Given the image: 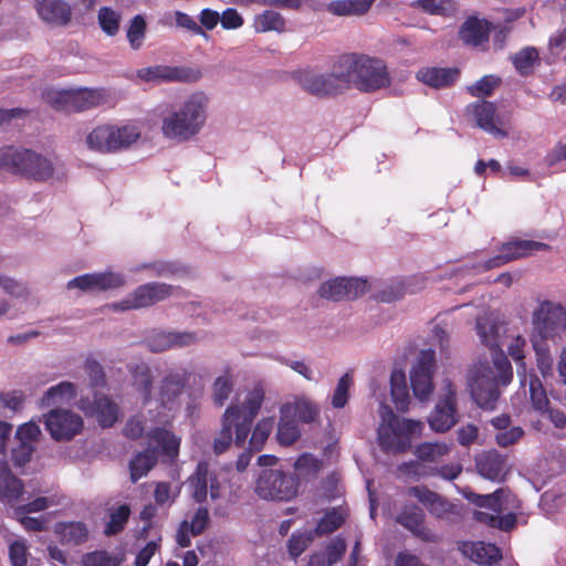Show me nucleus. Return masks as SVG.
I'll list each match as a JSON object with an SVG mask.
<instances>
[{
    "instance_id": "obj_37",
    "label": "nucleus",
    "mask_w": 566,
    "mask_h": 566,
    "mask_svg": "<svg viewBox=\"0 0 566 566\" xmlns=\"http://www.w3.org/2000/svg\"><path fill=\"white\" fill-rule=\"evenodd\" d=\"M373 2L374 0H334L327 4V11L337 17L363 15Z\"/></svg>"
},
{
    "instance_id": "obj_20",
    "label": "nucleus",
    "mask_w": 566,
    "mask_h": 566,
    "mask_svg": "<svg viewBox=\"0 0 566 566\" xmlns=\"http://www.w3.org/2000/svg\"><path fill=\"white\" fill-rule=\"evenodd\" d=\"M147 446L150 452L163 462L172 463L179 455L181 439L166 428H154L147 431Z\"/></svg>"
},
{
    "instance_id": "obj_51",
    "label": "nucleus",
    "mask_w": 566,
    "mask_h": 566,
    "mask_svg": "<svg viewBox=\"0 0 566 566\" xmlns=\"http://www.w3.org/2000/svg\"><path fill=\"white\" fill-rule=\"evenodd\" d=\"M273 418H265L258 422L250 439L251 450L259 451L263 447L273 430Z\"/></svg>"
},
{
    "instance_id": "obj_64",
    "label": "nucleus",
    "mask_w": 566,
    "mask_h": 566,
    "mask_svg": "<svg viewBox=\"0 0 566 566\" xmlns=\"http://www.w3.org/2000/svg\"><path fill=\"white\" fill-rule=\"evenodd\" d=\"M344 285L345 298H356L368 290L367 281L359 277H344Z\"/></svg>"
},
{
    "instance_id": "obj_48",
    "label": "nucleus",
    "mask_w": 566,
    "mask_h": 566,
    "mask_svg": "<svg viewBox=\"0 0 566 566\" xmlns=\"http://www.w3.org/2000/svg\"><path fill=\"white\" fill-rule=\"evenodd\" d=\"M97 20L102 31L108 36H114L119 31L122 14L109 7H103L98 10Z\"/></svg>"
},
{
    "instance_id": "obj_18",
    "label": "nucleus",
    "mask_w": 566,
    "mask_h": 566,
    "mask_svg": "<svg viewBox=\"0 0 566 566\" xmlns=\"http://www.w3.org/2000/svg\"><path fill=\"white\" fill-rule=\"evenodd\" d=\"M136 76L140 81L148 83H192L199 81L202 74L199 70L192 67L158 64L139 69L136 73Z\"/></svg>"
},
{
    "instance_id": "obj_53",
    "label": "nucleus",
    "mask_w": 566,
    "mask_h": 566,
    "mask_svg": "<svg viewBox=\"0 0 566 566\" xmlns=\"http://www.w3.org/2000/svg\"><path fill=\"white\" fill-rule=\"evenodd\" d=\"M41 436V429L36 421H28L18 427L15 439L22 444L34 447V443Z\"/></svg>"
},
{
    "instance_id": "obj_41",
    "label": "nucleus",
    "mask_w": 566,
    "mask_h": 566,
    "mask_svg": "<svg viewBox=\"0 0 566 566\" xmlns=\"http://www.w3.org/2000/svg\"><path fill=\"white\" fill-rule=\"evenodd\" d=\"M285 20L283 17L272 10H266L254 18L253 28L258 33L265 32H284L285 31Z\"/></svg>"
},
{
    "instance_id": "obj_55",
    "label": "nucleus",
    "mask_w": 566,
    "mask_h": 566,
    "mask_svg": "<svg viewBox=\"0 0 566 566\" xmlns=\"http://www.w3.org/2000/svg\"><path fill=\"white\" fill-rule=\"evenodd\" d=\"M130 514L128 505H120L116 510L111 512V520L106 525L105 533L107 535H114L119 533L126 524Z\"/></svg>"
},
{
    "instance_id": "obj_56",
    "label": "nucleus",
    "mask_w": 566,
    "mask_h": 566,
    "mask_svg": "<svg viewBox=\"0 0 566 566\" xmlns=\"http://www.w3.org/2000/svg\"><path fill=\"white\" fill-rule=\"evenodd\" d=\"M345 521V514L342 510L327 512L319 521L316 532L319 535L328 534L337 530Z\"/></svg>"
},
{
    "instance_id": "obj_26",
    "label": "nucleus",
    "mask_w": 566,
    "mask_h": 566,
    "mask_svg": "<svg viewBox=\"0 0 566 566\" xmlns=\"http://www.w3.org/2000/svg\"><path fill=\"white\" fill-rule=\"evenodd\" d=\"M459 549L465 557L479 565L490 566L502 557L495 545L484 542H462Z\"/></svg>"
},
{
    "instance_id": "obj_33",
    "label": "nucleus",
    "mask_w": 566,
    "mask_h": 566,
    "mask_svg": "<svg viewBox=\"0 0 566 566\" xmlns=\"http://www.w3.org/2000/svg\"><path fill=\"white\" fill-rule=\"evenodd\" d=\"M489 33L490 23L488 21L470 18L461 27L460 38L467 44L480 46L488 41Z\"/></svg>"
},
{
    "instance_id": "obj_58",
    "label": "nucleus",
    "mask_w": 566,
    "mask_h": 566,
    "mask_svg": "<svg viewBox=\"0 0 566 566\" xmlns=\"http://www.w3.org/2000/svg\"><path fill=\"white\" fill-rule=\"evenodd\" d=\"M120 559L104 551L88 553L82 558V566H119Z\"/></svg>"
},
{
    "instance_id": "obj_6",
    "label": "nucleus",
    "mask_w": 566,
    "mask_h": 566,
    "mask_svg": "<svg viewBox=\"0 0 566 566\" xmlns=\"http://www.w3.org/2000/svg\"><path fill=\"white\" fill-rule=\"evenodd\" d=\"M142 132V125L135 120L101 123L87 130L83 144L96 154H117L137 144Z\"/></svg>"
},
{
    "instance_id": "obj_57",
    "label": "nucleus",
    "mask_w": 566,
    "mask_h": 566,
    "mask_svg": "<svg viewBox=\"0 0 566 566\" xmlns=\"http://www.w3.org/2000/svg\"><path fill=\"white\" fill-rule=\"evenodd\" d=\"M344 277H334L324 282L318 290L322 297L333 301L345 298L344 296Z\"/></svg>"
},
{
    "instance_id": "obj_60",
    "label": "nucleus",
    "mask_w": 566,
    "mask_h": 566,
    "mask_svg": "<svg viewBox=\"0 0 566 566\" xmlns=\"http://www.w3.org/2000/svg\"><path fill=\"white\" fill-rule=\"evenodd\" d=\"M352 377L348 374L343 375L332 396V405L335 408H343L348 400V391L352 386Z\"/></svg>"
},
{
    "instance_id": "obj_49",
    "label": "nucleus",
    "mask_w": 566,
    "mask_h": 566,
    "mask_svg": "<svg viewBox=\"0 0 566 566\" xmlns=\"http://www.w3.org/2000/svg\"><path fill=\"white\" fill-rule=\"evenodd\" d=\"M537 61L538 53L534 48H525L512 57L516 71L522 75L530 74Z\"/></svg>"
},
{
    "instance_id": "obj_63",
    "label": "nucleus",
    "mask_w": 566,
    "mask_h": 566,
    "mask_svg": "<svg viewBox=\"0 0 566 566\" xmlns=\"http://www.w3.org/2000/svg\"><path fill=\"white\" fill-rule=\"evenodd\" d=\"M9 556L12 566H25L28 546L24 539H15L9 546Z\"/></svg>"
},
{
    "instance_id": "obj_39",
    "label": "nucleus",
    "mask_w": 566,
    "mask_h": 566,
    "mask_svg": "<svg viewBox=\"0 0 566 566\" xmlns=\"http://www.w3.org/2000/svg\"><path fill=\"white\" fill-rule=\"evenodd\" d=\"M525 348L526 339L521 335L513 337L507 346V353L517 365V377L520 379L521 386L524 388L526 387L527 380L526 364L524 361Z\"/></svg>"
},
{
    "instance_id": "obj_40",
    "label": "nucleus",
    "mask_w": 566,
    "mask_h": 566,
    "mask_svg": "<svg viewBox=\"0 0 566 566\" xmlns=\"http://www.w3.org/2000/svg\"><path fill=\"white\" fill-rule=\"evenodd\" d=\"M55 533L67 544H81L88 538V530L82 522L59 523Z\"/></svg>"
},
{
    "instance_id": "obj_32",
    "label": "nucleus",
    "mask_w": 566,
    "mask_h": 566,
    "mask_svg": "<svg viewBox=\"0 0 566 566\" xmlns=\"http://www.w3.org/2000/svg\"><path fill=\"white\" fill-rule=\"evenodd\" d=\"M397 522L426 542H434L436 535L423 525V513L419 507H411L401 513Z\"/></svg>"
},
{
    "instance_id": "obj_2",
    "label": "nucleus",
    "mask_w": 566,
    "mask_h": 566,
    "mask_svg": "<svg viewBox=\"0 0 566 566\" xmlns=\"http://www.w3.org/2000/svg\"><path fill=\"white\" fill-rule=\"evenodd\" d=\"M210 108L211 97L202 90L179 97L160 113L161 137L174 145L195 140L207 126Z\"/></svg>"
},
{
    "instance_id": "obj_34",
    "label": "nucleus",
    "mask_w": 566,
    "mask_h": 566,
    "mask_svg": "<svg viewBox=\"0 0 566 566\" xmlns=\"http://www.w3.org/2000/svg\"><path fill=\"white\" fill-rule=\"evenodd\" d=\"M408 494L421 502L433 515L443 517L451 511V504L426 488H411Z\"/></svg>"
},
{
    "instance_id": "obj_12",
    "label": "nucleus",
    "mask_w": 566,
    "mask_h": 566,
    "mask_svg": "<svg viewBox=\"0 0 566 566\" xmlns=\"http://www.w3.org/2000/svg\"><path fill=\"white\" fill-rule=\"evenodd\" d=\"M255 492L265 500L287 501L296 495L297 483L280 469L265 468L259 474Z\"/></svg>"
},
{
    "instance_id": "obj_47",
    "label": "nucleus",
    "mask_w": 566,
    "mask_h": 566,
    "mask_svg": "<svg viewBox=\"0 0 566 566\" xmlns=\"http://www.w3.org/2000/svg\"><path fill=\"white\" fill-rule=\"evenodd\" d=\"M64 496L60 494H51L46 496H39L33 501L18 506L14 511L15 515L29 514L45 511L53 506L63 504Z\"/></svg>"
},
{
    "instance_id": "obj_35",
    "label": "nucleus",
    "mask_w": 566,
    "mask_h": 566,
    "mask_svg": "<svg viewBox=\"0 0 566 566\" xmlns=\"http://www.w3.org/2000/svg\"><path fill=\"white\" fill-rule=\"evenodd\" d=\"M23 484L10 471L6 461L0 462V501L13 504L22 494Z\"/></svg>"
},
{
    "instance_id": "obj_5",
    "label": "nucleus",
    "mask_w": 566,
    "mask_h": 566,
    "mask_svg": "<svg viewBox=\"0 0 566 566\" xmlns=\"http://www.w3.org/2000/svg\"><path fill=\"white\" fill-rule=\"evenodd\" d=\"M337 76L340 77L344 88L354 85L363 92H374L390 84L385 63L367 55L348 54L339 57Z\"/></svg>"
},
{
    "instance_id": "obj_8",
    "label": "nucleus",
    "mask_w": 566,
    "mask_h": 566,
    "mask_svg": "<svg viewBox=\"0 0 566 566\" xmlns=\"http://www.w3.org/2000/svg\"><path fill=\"white\" fill-rule=\"evenodd\" d=\"M464 496L480 507L491 510V512L476 511L474 517L478 522L503 531H509L514 527L516 517L512 512H507L513 507L511 502H513L514 499L509 492L500 490L489 495L464 492Z\"/></svg>"
},
{
    "instance_id": "obj_9",
    "label": "nucleus",
    "mask_w": 566,
    "mask_h": 566,
    "mask_svg": "<svg viewBox=\"0 0 566 566\" xmlns=\"http://www.w3.org/2000/svg\"><path fill=\"white\" fill-rule=\"evenodd\" d=\"M0 167L35 180H45L53 176V163L30 149L0 148Z\"/></svg>"
},
{
    "instance_id": "obj_7",
    "label": "nucleus",
    "mask_w": 566,
    "mask_h": 566,
    "mask_svg": "<svg viewBox=\"0 0 566 566\" xmlns=\"http://www.w3.org/2000/svg\"><path fill=\"white\" fill-rule=\"evenodd\" d=\"M378 412L380 422L377 439L386 452L401 453L409 450L412 441L420 438L424 431V422L395 415L382 400Z\"/></svg>"
},
{
    "instance_id": "obj_36",
    "label": "nucleus",
    "mask_w": 566,
    "mask_h": 566,
    "mask_svg": "<svg viewBox=\"0 0 566 566\" xmlns=\"http://www.w3.org/2000/svg\"><path fill=\"white\" fill-rule=\"evenodd\" d=\"M233 429L237 433V420H235V409L232 407H228L224 411L222 419V428L218 436L214 438L213 449L217 453L224 452L233 441ZM237 437L234 438V440Z\"/></svg>"
},
{
    "instance_id": "obj_54",
    "label": "nucleus",
    "mask_w": 566,
    "mask_h": 566,
    "mask_svg": "<svg viewBox=\"0 0 566 566\" xmlns=\"http://www.w3.org/2000/svg\"><path fill=\"white\" fill-rule=\"evenodd\" d=\"M233 384L229 374L219 376L212 387V398L214 403L222 406L232 392Z\"/></svg>"
},
{
    "instance_id": "obj_3",
    "label": "nucleus",
    "mask_w": 566,
    "mask_h": 566,
    "mask_svg": "<svg viewBox=\"0 0 566 566\" xmlns=\"http://www.w3.org/2000/svg\"><path fill=\"white\" fill-rule=\"evenodd\" d=\"M136 387L144 406L158 423H166L179 408V397L192 373L188 367H177L167 371L156 390L151 386L150 369L147 365L136 366L133 371Z\"/></svg>"
},
{
    "instance_id": "obj_59",
    "label": "nucleus",
    "mask_w": 566,
    "mask_h": 566,
    "mask_svg": "<svg viewBox=\"0 0 566 566\" xmlns=\"http://www.w3.org/2000/svg\"><path fill=\"white\" fill-rule=\"evenodd\" d=\"M500 84V78L494 75H485L469 87L471 95L481 97L489 96Z\"/></svg>"
},
{
    "instance_id": "obj_31",
    "label": "nucleus",
    "mask_w": 566,
    "mask_h": 566,
    "mask_svg": "<svg viewBox=\"0 0 566 566\" xmlns=\"http://www.w3.org/2000/svg\"><path fill=\"white\" fill-rule=\"evenodd\" d=\"M77 395L76 386L71 381H61L48 388L41 399V407H52L69 403Z\"/></svg>"
},
{
    "instance_id": "obj_50",
    "label": "nucleus",
    "mask_w": 566,
    "mask_h": 566,
    "mask_svg": "<svg viewBox=\"0 0 566 566\" xmlns=\"http://www.w3.org/2000/svg\"><path fill=\"white\" fill-rule=\"evenodd\" d=\"M181 485L168 482L156 483L154 497L158 505H171L179 496Z\"/></svg>"
},
{
    "instance_id": "obj_1",
    "label": "nucleus",
    "mask_w": 566,
    "mask_h": 566,
    "mask_svg": "<svg viewBox=\"0 0 566 566\" xmlns=\"http://www.w3.org/2000/svg\"><path fill=\"white\" fill-rule=\"evenodd\" d=\"M476 333L481 343L490 347V357L480 358L469 368L467 381L478 406L493 410L500 397L497 387L511 382L513 370L504 352L497 347V326L491 315L478 317Z\"/></svg>"
},
{
    "instance_id": "obj_46",
    "label": "nucleus",
    "mask_w": 566,
    "mask_h": 566,
    "mask_svg": "<svg viewBox=\"0 0 566 566\" xmlns=\"http://www.w3.org/2000/svg\"><path fill=\"white\" fill-rule=\"evenodd\" d=\"M147 22L144 15L137 14L130 19L126 30V38L133 50H139L146 39Z\"/></svg>"
},
{
    "instance_id": "obj_38",
    "label": "nucleus",
    "mask_w": 566,
    "mask_h": 566,
    "mask_svg": "<svg viewBox=\"0 0 566 566\" xmlns=\"http://www.w3.org/2000/svg\"><path fill=\"white\" fill-rule=\"evenodd\" d=\"M390 390L392 401L399 411H406L410 403L406 375L400 369H395L390 376Z\"/></svg>"
},
{
    "instance_id": "obj_10",
    "label": "nucleus",
    "mask_w": 566,
    "mask_h": 566,
    "mask_svg": "<svg viewBox=\"0 0 566 566\" xmlns=\"http://www.w3.org/2000/svg\"><path fill=\"white\" fill-rule=\"evenodd\" d=\"M468 116L476 126L494 138L503 139L511 133V114L503 107L486 101L470 104L467 107Z\"/></svg>"
},
{
    "instance_id": "obj_45",
    "label": "nucleus",
    "mask_w": 566,
    "mask_h": 566,
    "mask_svg": "<svg viewBox=\"0 0 566 566\" xmlns=\"http://www.w3.org/2000/svg\"><path fill=\"white\" fill-rule=\"evenodd\" d=\"M450 446L446 442H423L416 447L413 453L421 461L436 462L448 455Z\"/></svg>"
},
{
    "instance_id": "obj_43",
    "label": "nucleus",
    "mask_w": 566,
    "mask_h": 566,
    "mask_svg": "<svg viewBox=\"0 0 566 566\" xmlns=\"http://www.w3.org/2000/svg\"><path fill=\"white\" fill-rule=\"evenodd\" d=\"M526 386H528L530 399L535 410L543 413L548 411V398L542 381L534 373L527 374Z\"/></svg>"
},
{
    "instance_id": "obj_29",
    "label": "nucleus",
    "mask_w": 566,
    "mask_h": 566,
    "mask_svg": "<svg viewBox=\"0 0 566 566\" xmlns=\"http://www.w3.org/2000/svg\"><path fill=\"white\" fill-rule=\"evenodd\" d=\"M107 94L102 88H71L72 112H83L104 104Z\"/></svg>"
},
{
    "instance_id": "obj_17",
    "label": "nucleus",
    "mask_w": 566,
    "mask_h": 566,
    "mask_svg": "<svg viewBox=\"0 0 566 566\" xmlns=\"http://www.w3.org/2000/svg\"><path fill=\"white\" fill-rule=\"evenodd\" d=\"M264 399V391L261 387H254L245 394L241 406L231 405L235 409L237 420V446H243L251 431V424Z\"/></svg>"
},
{
    "instance_id": "obj_4",
    "label": "nucleus",
    "mask_w": 566,
    "mask_h": 566,
    "mask_svg": "<svg viewBox=\"0 0 566 566\" xmlns=\"http://www.w3.org/2000/svg\"><path fill=\"white\" fill-rule=\"evenodd\" d=\"M566 335V306L551 300L538 301L531 314L530 342L536 357V367L543 378L554 374L552 346Z\"/></svg>"
},
{
    "instance_id": "obj_24",
    "label": "nucleus",
    "mask_w": 566,
    "mask_h": 566,
    "mask_svg": "<svg viewBox=\"0 0 566 566\" xmlns=\"http://www.w3.org/2000/svg\"><path fill=\"white\" fill-rule=\"evenodd\" d=\"M77 407L87 416L96 417L102 427H112L118 419V407L109 398L95 395L92 402L88 398L82 397Z\"/></svg>"
},
{
    "instance_id": "obj_25",
    "label": "nucleus",
    "mask_w": 566,
    "mask_h": 566,
    "mask_svg": "<svg viewBox=\"0 0 566 566\" xmlns=\"http://www.w3.org/2000/svg\"><path fill=\"white\" fill-rule=\"evenodd\" d=\"M34 9L42 22L64 27L72 18V8L65 0H34Z\"/></svg>"
},
{
    "instance_id": "obj_15",
    "label": "nucleus",
    "mask_w": 566,
    "mask_h": 566,
    "mask_svg": "<svg viewBox=\"0 0 566 566\" xmlns=\"http://www.w3.org/2000/svg\"><path fill=\"white\" fill-rule=\"evenodd\" d=\"M436 354L432 349L421 350L409 371L413 395L420 401H428L433 392Z\"/></svg>"
},
{
    "instance_id": "obj_42",
    "label": "nucleus",
    "mask_w": 566,
    "mask_h": 566,
    "mask_svg": "<svg viewBox=\"0 0 566 566\" xmlns=\"http://www.w3.org/2000/svg\"><path fill=\"white\" fill-rule=\"evenodd\" d=\"M157 461V455H155V453L150 452L148 449L137 453L129 463L130 480L136 482L143 476L147 475V473L155 467Z\"/></svg>"
},
{
    "instance_id": "obj_44",
    "label": "nucleus",
    "mask_w": 566,
    "mask_h": 566,
    "mask_svg": "<svg viewBox=\"0 0 566 566\" xmlns=\"http://www.w3.org/2000/svg\"><path fill=\"white\" fill-rule=\"evenodd\" d=\"M286 405L292 407V417H297L301 422L312 423L319 417L317 405L305 397H298L294 402H287Z\"/></svg>"
},
{
    "instance_id": "obj_62",
    "label": "nucleus",
    "mask_w": 566,
    "mask_h": 566,
    "mask_svg": "<svg viewBox=\"0 0 566 566\" xmlns=\"http://www.w3.org/2000/svg\"><path fill=\"white\" fill-rule=\"evenodd\" d=\"M279 361L290 367L292 370L304 377L308 381H318L315 370L304 360H293L286 358H279Z\"/></svg>"
},
{
    "instance_id": "obj_13",
    "label": "nucleus",
    "mask_w": 566,
    "mask_h": 566,
    "mask_svg": "<svg viewBox=\"0 0 566 566\" xmlns=\"http://www.w3.org/2000/svg\"><path fill=\"white\" fill-rule=\"evenodd\" d=\"M457 421V391L453 384L444 379L438 401L428 417V423L434 432L443 433L449 431Z\"/></svg>"
},
{
    "instance_id": "obj_61",
    "label": "nucleus",
    "mask_w": 566,
    "mask_h": 566,
    "mask_svg": "<svg viewBox=\"0 0 566 566\" xmlns=\"http://www.w3.org/2000/svg\"><path fill=\"white\" fill-rule=\"evenodd\" d=\"M566 160V136L560 138L545 155L544 164L549 167H557Z\"/></svg>"
},
{
    "instance_id": "obj_23",
    "label": "nucleus",
    "mask_w": 566,
    "mask_h": 566,
    "mask_svg": "<svg viewBox=\"0 0 566 566\" xmlns=\"http://www.w3.org/2000/svg\"><path fill=\"white\" fill-rule=\"evenodd\" d=\"M126 283L125 277L117 272L87 273L74 277L67 282V289H77L82 292H96L109 289H117Z\"/></svg>"
},
{
    "instance_id": "obj_28",
    "label": "nucleus",
    "mask_w": 566,
    "mask_h": 566,
    "mask_svg": "<svg viewBox=\"0 0 566 566\" xmlns=\"http://www.w3.org/2000/svg\"><path fill=\"white\" fill-rule=\"evenodd\" d=\"M460 71L457 67H422L417 72V78L421 83L433 87H447L459 78Z\"/></svg>"
},
{
    "instance_id": "obj_16",
    "label": "nucleus",
    "mask_w": 566,
    "mask_h": 566,
    "mask_svg": "<svg viewBox=\"0 0 566 566\" xmlns=\"http://www.w3.org/2000/svg\"><path fill=\"white\" fill-rule=\"evenodd\" d=\"M45 429L55 441H69L80 434L83 418L69 409L55 408L43 416Z\"/></svg>"
},
{
    "instance_id": "obj_22",
    "label": "nucleus",
    "mask_w": 566,
    "mask_h": 566,
    "mask_svg": "<svg viewBox=\"0 0 566 566\" xmlns=\"http://www.w3.org/2000/svg\"><path fill=\"white\" fill-rule=\"evenodd\" d=\"M198 340L195 332L188 331H157L150 333L146 339V346L154 353L184 348L193 345Z\"/></svg>"
},
{
    "instance_id": "obj_21",
    "label": "nucleus",
    "mask_w": 566,
    "mask_h": 566,
    "mask_svg": "<svg viewBox=\"0 0 566 566\" xmlns=\"http://www.w3.org/2000/svg\"><path fill=\"white\" fill-rule=\"evenodd\" d=\"M300 85L312 94H334L344 88L340 77L337 76V63L331 74L319 73L313 70H302L296 74Z\"/></svg>"
},
{
    "instance_id": "obj_30",
    "label": "nucleus",
    "mask_w": 566,
    "mask_h": 566,
    "mask_svg": "<svg viewBox=\"0 0 566 566\" xmlns=\"http://www.w3.org/2000/svg\"><path fill=\"white\" fill-rule=\"evenodd\" d=\"M301 437V430L292 417V407L283 405L280 409L276 440L281 446H291Z\"/></svg>"
},
{
    "instance_id": "obj_14",
    "label": "nucleus",
    "mask_w": 566,
    "mask_h": 566,
    "mask_svg": "<svg viewBox=\"0 0 566 566\" xmlns=\"http://www.w3.org/2000/svg\"><path fill=\"white\" fill-rule=\"evenodd\" d=\"M178 290L166 283H147L138 286L124 300L113 303L115 311H132L153 306L172 296Z\"/></svg>"
},
{
    "instance_id": "obj_19",
    "label": "nucleus",
    "mask_w": 566,
    "mask_h": 566,
    "mask_svg": "<svg viewBox=\"0 0 566 566\" xmlns=\"http://www.w3.org/2000/svg\"><path fill=\"white\" fill-rule=\"evenodd\" d=\"M551 247L544 242L532 240L510 241L502 245L501 253L489 259L481 265L483 271L501 266L510 261L522 259L538 251H548Z\"/></svg>"
},
{
    "instance_id": "obj_52",
    "label": "nucleus",
    "mask_w": 566,
    "mask_h": 566,
    "mask_svg": "<svg viewBox=\"0 0 566 566\" xmlns=\"http://www.w3.org/2000/svg\"><path fill=\"white\" fill-rule=\"evenodd\" d=\"M45 101L57 111L72 112L71 88L50 90L45 93Z\"/></svg>"
},
{
    "instance_id": "obj_11",
    "label": "nucleus",
    "mask_w": 566,
    "mask_h": 566,
    "mask_svg": "<svg viewBox=\"0 0 566 566\" xmlns=\"http://www.w3.org/2000/svg\"><path fill=\"white\" fill-rule=\"evenodd\" d=\"M187 483L191 496L199 503L205 502L208 496L212 501L224 499L228 493L226 476L210 469L207 462L198 463L196 471L188 478Z\"/></svg>"
},
{
    "instance_id": "obj_27",
    "label": "nucleus",
    "mask_w": 566,
    "mask_h": 566,
    "mask_svg": "<svg viewBox=\"0 0 566 566\" xmlns=\"http://www.w3.org/2000/svg\"><path fill=\"white\" fill-rule=\"evenodd\" d=\"M479 473L491 481H502L509 472L505 457L495 451L481 454L476 460Z\"/></svg>"
}]
</instances>
